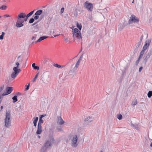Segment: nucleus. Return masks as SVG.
Listing matches in <instances>:
<instances>
[{
  "label": "nucleus",
  "instance_id": "obj_23",
  "mask_svg": "<svg viewBox=\"0 0 152 152\" xmlns=\"http://www.w3.org/2000/svg\"><path fill=\"white\" fill-rule=\"evenodd\" d=\"M13 100V102L15 103L18 101L17 96H14L12 98Z\"/></svg>",
  "mask_w": 152,
  "mask_h": 152
},
{
  "label": "nucleus",
  "instance_id": "obj_51",
  "mask_svg": "<svg viewBox=\"0 0 152 152\" xmlns=\"http://www.w3.org/2000/svg\"><path fill=\"white\" fill-rule=\"evenodd\" d=\"M50 140L52 142H53V141H54V139L53 138H51V139H50Z\"/></svg>",
  "mask_w": 152,
  "mask_h": 152
},
{
  "label": "nucleus",
  "instance_id": "obj_44",
  "mask_svg": "<svg viewBox=\"0 0 152 152\" xmlns=\"http://www.w3.org/2000/svg\"><path fill=\"white\" fill-rule=\"evenodd\" d=\"M4 88V86H2L0 87V92L3 90Z\"/></svg>",
  "mask_w": 152,
  "mask_h": 152
},
{
  "label": "nucleus",
  "instance_id": "obj_15",
  "mask_svg": "<svg viewBox=\"0 0 152 152\" xmlns=\"http://www.w3.org/2000/svg\"><path fill=\"white\" fill-rule=\"evenodd\" d=\"M47 37H46V36H42V37H41L39 38L37 41H36L35 42L37 43V42H41V41L47 38Z\"/></svg>",
  "mask_w": 152,
  "mask_h": 152
},
{
  "label": "nucleus",
  "instance_id": "obj_53",
  "mask_svg": "<svg viewBox=\"0 0 152 152\" xmlns=\"http://www.w3.org/2000/svg\"><path fill=\"white\" fill-rule=\"evenodd\" d=\"M3 108V106H1V108H0V109H1V110H1Z\"/></svg>",
  "mask_w": 152,
  "mask_h": 152
},
{
  "label": "nucleus",
  "instance_id": "obj_31",
  "mask_svg": "<svg viewBox=\"0 0 152 152\" xmlns=\"http://www.w3.org/2000/svg\"><path fill=\"white\" fill-rule=\"evenodd\" d=\"M117 118L119 120H121L122 118V115L121 114H119L117 115Z\"/></svg>",
  "mask_w": 152,
  "mask_h": 152
},
{
  "label": "nucleus",
  "instance_id": "obj_12",
  "mask_svg": "<svg viewBox=\"0 0 152 152\" xmlns=\"http://www.w3.org/2000/svg\"><path fill=\"white\" fill-rule=\"evenodd\" d=\"M57 122L60 125H62L64 123V122L61 116H58Z\"/></svg>",
  "mask_w": 152,
  "mask_h": 152
},
{
  "label": "nucleus",
  "instance_id": "obj_8",
  "mask_svg": "<svg viewBox=\"0 0 152 152\" xmlns=\"http://www.w3.org/2000/svg\"><path fill=\"white\" fill-rule=\"evenodd\" d=\"M151 42V40L150 39H148L146 40L145 42V44L143 47V49L146 50L148 48Z\"/></svg>",
  "mask_w": 152,
  "mask_h": 152
},
{
  "label": "nucleus",
  "instance_id": "obj_64",
  "mask_svg": "<svg viewBox=\"0 0 152 152\" xmlns=\"http://www.w3.org/2000/svg\"><path fill=\"white\" fill-rule=\"evenodd\" d=\"M100 152H103L102 151H101Z\"/></svg>",
  "mask_w": 152,
  "mask_h": 152
},
{
  "label": "nucleus",
  "instance_id": "obj_14",
  "mask_svg": "<svg viewBox=\"0 0 152 152\" xmlns=\"http://www.w3.org/2000/svg\"><path fill=\"white\" fill-rule=\"evenodd\" d=\"M93 121V119L90 116L86 117L84 121H88V123L91 122Z\"/></svg>",
  "mask_w": 152,
  "mask_h": 152
},
{
  "label": "nucleus",
  "instance_id": "obj_40",
  "mask_svg": "<svg viewBox=\"0 0 152 152\" xmlns=\"http://www.w3.org/2000/svg\"><path fill=\"white\" fill-rule=\"evenodd\" d=\"M29 85L30 84L29 83L28 85L26 86V88H25V90H27L28 89L29 87Z\"/></svg>",
  "mask_w": 152,
  "mask_h": 152
},
{
  "label": "nucleus",
  "instance_id": "obj_63",
  "mask_svg": "<svg viewBox=\"0 0 152 152\" xmlns=\"http://www.w3.org/2000/svg\"><path fill=\"white\" fill-rule=\"evenodd\" d=\"M71 70H70V71H69V73H70L71 72Z\"/></svg>",
  "mask_w": 152,
  "mask_h": 152
},
{
  "label": "nucleus",
  "instance_id": "obj_10",
  "mask_svg": "<svg viewBox=\"0 0 152 152\" xmlns=\"http://www.w3.org/2000/svg\"><path fill=\"white\" fill-rule=\"evenodd\" d=\"M42 131V126L41 125H38L37 129L36 132V134H39L41 133Z\"/></svg>",
  "mask_w": 152,
  "mask_h": 152
},
{
  "label": "nucleus",
  "instance_id": "obj_58",
  "mask_svg": "<svg viewBox=\"0 0 152 152\" xmlns=\"http://www.w3.org/2000/svg\"><path fill=\"white\" fill-rule=\"evenodd\" d=\"M35 42H33L32 43V44H34V43H36Z\"/></svg>",
  "mask_w": 152,
  "mask_h": 152
},
{
  "label": "nucleus",
  "instance_id": "obj_19",
  "mask_svg": "<svg viewBox=\"0 0 152 152\" xmlns=\"http://www.w3.org/2000/svg\"><path fill=\"white\" fill-rule=\"evenodd\" d=\"M32 66L35 69L39 70V67L38 66H35V63L32 64Z\"/></svg>",
  "mask_w": 152,
  "mask_h": 152
},
{
  "label": "nucleus",
  "instance_id": "obj_42",
  "mask_svg": "<svg viewBox=\"0 0 152 152\" xmlns=\"http://www.w3.org/2000/svg\"><path fill=\"white\" fill-rule=\"evenodd\" d=\"M147 95H152V91H149Z\"/></svg>",
  "mask_w": 152,
  "mask_h": 152
},
{
  "label": "nucleus",
  "instance_id": "obj_59",
  "mask_svg": "<svg viewBox=\"0 0 152 152\" xmlns=\"http://www.w3.org/2000/svg\"><path fill=\"white\" fill-rule=\"evenodd\" d=\"M37 23H34L33 24V25H35Z\"/></svg>",
  "mask_w": 152,
  "mask_h": 152
},
{
  "label": "nucleus",
  "instance_id": "obj_35",
  "mask_svg": "<svg viewBox=\"0 0 152 152\" xmlns=\"http://www.w3.org/2000/svg\"><path fill=\"white\" fill-rule=\"evenodd\" d=\"M64 40L66 42H69V40L68 38V37H64Z\"/></svg>",
  "mask_w": 152,
  "mask_h": 152
},
{
  "label": "nucleus",
  "instance_id": "obj_61",
  "mask_svg": "<svg viewBox=\"0 0 152 152\" xmlns=\"http://www.w3.org/2000/svg\"><path fill=\"white\" fill-rule=\"evenodd\" d=\"M123 28V26H122V27L121 28V29H122Z\"/></svg>",
  "mask_w": 152,
  "mask_h": 152
},
{
  "label": "nucleus",
  "instance_id": "obj_17",
  "mask_svg": "<svg viewBox=\"0 0 152 152\" xmlns=\"http://www.w3.org/2000/svg\"><path fill=\"white\" fill-rule=\"evenodd\" d=\"M38 120V117H36L34 118V119L33 121V123L34 124V125L35 126H37V123Z\"/></svg>",
  "mask_w": 152,
  "mask_h": 152
},
{
  "label": "nucleus",
  "instance_id": "obj_45",
  "mask_svg": "<svg viewBox=\"0 0 152 152\" xmlns=\"http://www.w3.org/2000/svg\"><path fill=\"white\" fill-rule=\"evenodd\" d=\"M26 18L25 17V18H23V23L24 21H26L27 20V19L28 18L27 17V16H26Z\"/></svg>",
  "mask_w": 152,
  "mask_h": 152
},
{
  "label": "nucleus",
  "instance_id": "obj_46",
  "mask_svg": "<svg viewBox=\"0 0 152 152\" xmlns=\"http://www.w3.org/2000/svg\"><path fill=\"white\" fill-rule=\"evenodd\" d=\"M142 66H141L140 67L139 69V72H141V71H142Z\"/></svg>",
  "mask_w": 152,
  "mask_h": 152
},
{
  "label": "nucleus",
  "instance_id": "obj_36",
  "mask_svg": "<svg viewBox=\"0 0 152 152\" xmlns=\"http://www.w3.org/2000/svg\"><path fill=\"white\" fill-rule=\"evenodd\" d=\"M36 35H34L31 38V40L33 41L35 40L36 39Z\"/></svg>",
  "mask_w": 152,
  "mask_h": 152
},
{
  "label": "nucleus",
  "instance_id": "obj_3",
  "mask_svg": "<svg viewBox=\"0 0 152 152\" xmlns=\"http://www.w3.org/2000/svg\"><path fill=\"white\" fill-rule=\"evenodd\" d=\"M139 22V18L133 15H132L129 17L128 23L130 25H134L138 23Z\"/></svg>",
  "mask_w": 152,
  "mask_h": 152
},
{
  "label": "nucleus",
  "instance_id": "obj_33",
  "mask_svg": "<svg viewBox=\"0 0 152 152\" xmlns=\"http://www.w3.org/2000/svg\"><path fill=\"white\" fill-rule=\"evenodd\" d=\"M38 75H39V73H37L36 75H35V77L34 78V79L32 81L33 82H35V80L37 79V77H38Z\"/></svg>",
  "mask_w": 152,
  "mask_h": 152
},
{
  "label": "nucleus",
  "instance_id": "obj_62",
  "mask_svg": "<svg viewBox=\"0 0 152 152\" xmlns=\"http://www.w3.org/2000/svg\"><path fill=\"white\" fill-rule=\"evenodd\" d=\"M57 36V35H54V37H56Z\"/></svg>",
  "mask_w": 152,
  "mask_h": 152
},
{
  "label": "nucleus",
  "instance_id": "obj_47",
  "mask_svg": "<svg viewBox=\"0 0 152 152\" xmlns=\"http://www.w3.org/2000/svg\"><path fill=\"white\" fill-rule=\"evenodd\" d=\"M3 37L4 36L3 35V34L1 35L0 36V39L1 40L3 39Z\"/></svg>",
  "mask_w": 152,
  "mask_h": 152
},
{
  "label": "nucleus",
  "instance_id": "obj_50",
  "mask_svg": "<svg viewBox=\"0 0 152 152\" xmlns=\"http://www.w3.org/2000/svg\"><path fill=\"white\" fill-rule=\"evenodd\" d=\"M47 75L48 78H49L50 77V75L49 73H47Z\"/></svg>",
  "mask_w": 152,
  "mask_h": 152
},
{
  "label": "nucleus",
  "instance_id": "obj_18",
  "mask_svg": "<svg viewBox=\"0 0 152 152\" xmlns=\"http://www.w3.org/2000/svg\"><path fill=\"white\" fill-rule=\"evenodd\" d=\"M42 10H39L35 12L34 15H37L39 16L42 14Z\"/></svg>",
  "mask_w": 152,
  "mask_h": 152
},
{
  "label": "nucleus",
  "instance_id": "obj_41",
  "mask_svg": "<svg viewBox=\"0 0 152 152\" xmlns=\"http://www.w3.org/2000/svg\"><path fill=\"white\" fill-rule=\"evenodd\" d=\"M14 95H21V94L19 92H16L15 93H14Z\"/></svg>",
  "mask_w": 152,
  "mask_h": 152
},
{
  "label": "nucleus",
  "instance_id": "obj_9",
  "mask_svg": "<svg viewBox=\"0 0 152 152\" xmlns=\"http://www.w3.org/2000/svg\"><path fill=\"white\" fill-rule=\"evenodd\" d=\"M12 87H7L6 89V92L3 93L2 95H8L10 94L12 91Z\"/></svg>",
  "mask_w": 152,
  "mask_h": 152
},
{
  "label": "nucleus",
  "instance_id": "obj_37",
  "mask_svg": "<svg viewBox=\"0 0 152 152\" xmlns=\"http://www.w3.org/2000/svg\"><path fill=\"white\" fill-rule=\"evenodd\" d=\"M15 64L16 66H15V67H17V68H19V66L20 65L19 63V62H17L15 63Z\"/></svg>",
  "mask_w": 152,
  "mask_h": 152
},
{
  "label": "nucleus",
  "instance_id": "obj_57",
  "mask_svg": "<svg viewBox=\"0 0 152 152\" xmlns=\"http://www.w3.org/2000/svg\"><path fill=\"white\" fill-rule=\"evenodd\" d=\"M1 34H3V35L4 36V32H2Z\"/></svg>",
  "mask_w": 152,
  "mask_h": 152
},
{
  "label": "nucleus",
  "instance_id": "obj_20",
  "mask_svg": "<svg viewBox=\"0 0 152 152\" xmlns=\"http://www.w3.org/2000/svg\"><path fill=\"white\" fill-rule=\"evenodd\" d=\"M54 66L57 67L58 68H62L65 67L64 66H61L57 64H55L53 65Z\"/></svg>",
  "mask_w": 152,
  "mask_h": 152
},
{
  "label": "nucleus",
  "instance_id": "obj_55",
  "mask_svg": "<svg viewBox=\"0 0 152 152\" xmlns=\"http://www.w3.org/2000/svg\"><path fill=\"white\" fill-rule=\"evenodd\" d=\"M150 146L151 147H152V142H151Z\"/></svg>",
  "mask_w": 152,
  "mask_h": 152
},
{
  "label": "nucleus",
  "instance_id": "obj_60",
  "mask_svg": "<svg viewBox=\"0 0 152 152\" xmlns=\"http://www.w3.org/2000/svg\"><path fill=\"white\" fill-rule=\"evenodd\" d=\"M38 137L39 138H40V136H38Z\"/></svg>",
  "mask_w": 152,
  "mask_h": 152
},
{
  "label": "nucleus",
  "instance_id": "obj_22",
  "mask_svg": "<svg viewBox=\"0 0 152 152\" xmlns=\"http://www.w3.org/2000/svg\"><path fill=\"white\" fill-rule=\"evenodd\" d=\"M23 60V58L19 56L18 57V61L19 63H22Z\"/></svg>",
  "mask_w": 152,
  "mask_h": 152
},
{
  "label": "nucleus",
  "instance_id": "obj_13",
  "mask_svg": "<svg viewBox=\"0 0 152 152\" xmlns=\"http://www.w3.org/2000/svg\"><path fill=\"white\" fill-rule=\"evenodd\" d=\"M13 70L14 71L13 72L18 74L21 71L20 69H19V68H17V67H14L13 69Z\"/></svg>",
  "mask_w": 152,
  "mask_h": 152
},
{
  "label": "nucleus",
  "instance_id": "obj_1",
  "mask_svg": "<svg viewBox=\"0 0 152 152\" xmlns=\"http://www.w3.org/2000/svg\"><path fill=\"white\" fill-rule=\"evenodd\" d=\"M26 17L25 13L22 12L17 16V20L16 23V26L18 28H20L23 26V18Z\"/></svg>",
  "mask_w": 152,
  "mask_h": 152
},
{
  "label": "nucleus",
  "instance_id": "obj_32",
  "mask_svg": "<svg viewBox=\"0 0 152 152\" xmlns=\"http://www.w3.org/2000/svg\"><path fill=\"white\" fill-rule=\"evenodd\" d=\"M44 121L43 120H39L38 125H41V124L43 123Z\"/></svg>",
  "mask_w": 152,
  "mask_h": 152
},
{
  "label": "nucleus",
  "instance_id": "obj_25",
  "mask_svg": "<svg viewBox=\"0 0 152 152\" xmlns=\"http://www.w3.org/2000/svg\"><path fill=\"white\" fill-rule=\"evenodd\" d=\"M77 27L80 30H81L82 28V25L81 24H79L78 23H77Z\"/></svg>",
  "mask_w": 152,
  "mask_h": 152
},
{
  "label": "nucleus",
  "instance_id": "obj_39",
  "mask_svg": "<svg viewBox=\"0 0 152 152\" xmlns=\"http://www.w3.org/2000/svg\"><path fill=\"white\" fill-rule=\"evenodd\" d=\"M36 16L34 17V20H37L39 18V16L37 15H35Z\"/></svg>",
  "mask_w": 152,
  "mask_h": 152
},
{
  "label": "nucleus",
  "instance_id": "obj_7",
  "mask_svg": "<svg viewBox=\"0 0 152 152\" xmlns=\"http://www.w3.org/2000/svg\"><path fill=\"white\" fill-rule=\"evenodd\" d=\"M84 8L86 9L89 12H91L93 9V5L90 3L86 1L84 4Z\"/></svg>",
  "mask_w": 152,
  "mask_h": 152
},
{
  "label": "nucleus",
  "instance_id": "obj_26",
  "mask_svg": "<svg viewBox=\"0 0 152 152\" xmlns=\"http://www.w3.org/2000/svg\"><path fill=\"white\" fill-rule=\"evenodd\" d=\"M87 36H90V35H91L92 34V33L91 30L89 29H88L87 30Z\"/></svg>",
  "mask_w": 152,
  "mask_h": 152
},
{
  "label": "nucleus",
  "instance_id": "obj_24",
  "mask_svg": "<svg viewBox=\"0 0 152 152\" xmlns=\"http://www.w3.org/2000/svg\"><path fill=\"white\" fill-rule=\"evenodd\" d=\"M18 75V74L15 73H14V72H13L11 74V77L12 78H13V79H14V78H15L16 77V76Z\"/></svg>",
  "mask_w": 152,
  "mask_h": 152
},
{
  "label": "nucleus",
  "instance_id": "obj_5",
  "mask_svg": "<svg viewBox=\"0 0 152 152\" xmlns=\"http://www.w3.org/2000/svg\"><path fill=\"white\" fill-rule=\"evenodd\" d=\"M73 37L74 38H76L78 39L81 38L80 31L77 28H75L72 31Z\"/></svg>",
  "mask_w": 152,
  "mask_h": 152
},
{
  "label": "nucleus",
  "instance_id": "obj_49",
  "mask_svg": "<svg viewBox=\"0 0 152 152\" xmlns=\"http://www.w3.org/2000/svg\"><path fill=\"white\" fill-rule=\"evenodd\" d=\"M4 16H5L6 17H10V16L9 15H4Z\"/></svg>",
  "mask_w": 152,
  "mask_h": 152
},
{
  "label": "nucleus",
  "instance_id": "obj_43",
  "mask_svg": "<svg viewBox=\"0 0 152 152\" xmlns=\"http://www.w3.org/2000/svg\"><path fill=\"white\" fill-rule=\"evenodd\" d=\"M64 11V8H62L61 9V13H63Z\"/></svg>",
  "mask_w": 152,
  "mask_h": 152
},
{
  "label": "nucleus",
  "instance_id": "obj_29",
  "mask_svg": "<svg viewBox=\"0 0 152 152\" xmlns=\"http://www.w3.org/2000/svg\"><path fill=\"white\" fill-rule=\"evenodd\" d=\"M34 10H33V11H31V12H29L28 14L26 15L27 17V18H28V17H29L30 16H31V15L33 14V13H34Z\"/></svg>",
  "mask_w": 152,
  "mask_h": 152
},
{
  "label": "nucleus",
  "instance_id": "obj_28",
  "mask_svg": "<svg viewBox=\"0 0 152 152\" xmlns=\"http://www.w3.org/2000/svg\"><path fill=\"white\" fill-rule=\"evenodd\" d=\"M7 7L6 5H2L0 7V9L2 10H5L7 8Z\"/></svg>",
  "mask_w": 152,
  "mask_h": 152
},
{
  "label": "nucleus",
  "instance_id": "obj_56",
  "mask_svg": "<svg viewBox=\"0 0 152 152\" xmlns=\"http://www.w3.org/2000/svg\"><path fill=\"white\" fill-rule=\"evenodd\" d=\"M42 118L41 117H40V116L39 117V120H42Z\"/></svg>",
  "mask_w": 152,
  "mask_h": 152
},
{
  "label": "nucleus",
  "instance_id": "obj_4",
  "mask_svg": "<svg viewBox=\"0 0 152 152\" xmlns=\"http://www.w3.org/2000/svg\"><path fill=\"white\" fill-rule=\"evenodd\" d=\"M71 144L72 146L74 148L76 147L78 145L77 143L78 138L76 135H73L71 137Z\"/></svg>",
  "mask_w": 152,
  "mask_h": 152
},
{
  "label": "nucleus",
  "instance_id": "obj_21",
  "mask_svg": "<svg viewBox=\"0 0 152 152\" xmlns=\"http://www.w3.org/2000/svg\"><path fill=\"white\" fill-rule=\"evenodd\" d=\"M145 50H144V49H143L142 51L140 52V56L139 57V59H140L142 57Z\"/></svg>",
  "mask_w": 152,
  "mask_h": 152
},
{
  "label": "nucleus",
  "instance_id": "obj_6",
  "mask_svg": "<svg viewBox=\"0 0 152 152\" xmlns=\"http://www.w3.org/2000/svg\"><path fill=\"white\" fill-rule=\"evenodd\" d=\"M51 142L49 141H47L42 147L40 152H46L48 149L51 146Z\"/></svg>",
  "mask_w": 152,
  "mask_h": 152
},
{
  "label": "nucleus",
  "instance_id": "obj_52",
  "mask_svg": "<svg viewBox=\"0 0 152 152\" xmlns=\"http://www.w3.org/2000/svg\"><path fill=\"white\" fill-rule=\"evenodd\" d=\"M45 116V115H41L40 116L42 118L43 117H44Z\"/></svg>",
  "mask_w": 152,
  "mask_h": 152
},
{
  "label": "nucleus",
  "instance_id": "obj_27",
  "mask_svg": "<svg viewBox=\"0 0 152 152\" xmlns=\"http://www.w3.org/2000/svg\"><path fill=\"white\" fill-rule=\"evenodd\" d=\"M137 99H134L132 102V105L134 106L137 104Z\"/></svg>",
  "mask_w": 152,
  "mask_h": 152
},
{
  "label": "nucleus",
  "instance_id": "obj_34",
  "mask_svg": "<svg viewBox=\"0 0 152 152\" xmlns=\"http://www.w3.org/2000/svg\"><path fill=\"white\" fill-rule=\"evenodd\" d=\"M34 21V20L33 18H31L29 20V23H32Z\"/></svg>",
  "mask_w": 152,
  "mask_h": 152
},
{
  "label": "nucleus",
  "instance_id": "obj_30",
  "mask_svg": "<svg viewBox=\"0 0 152 152\" xmlns=\"http://www.w3.org/2000/svg\"><path fill=\"white\" fill-rule=\"evenodd\" d=\"M57 129L59 132H61L62 130V129L61 126H58L57 127Z\"/></svg>",
  "mask_w": 152,
  "mask_h": 152
},
{
  "label": "nucleus",
  "instance_id": "obj_38",
  "mask_svg": "<svg viewBox=\"0 0 152 152\" xmlns=\"http://www.w3.org/2000/svg\"><path fill=\"white\" fill-rule=\"evenodd\" d=\"M140 59H139V58L135 62V64L136 65H137L138 64Z\"/></svg>",
  "mask_w": 152,
  "mask_h": 152
},
{
  "label": "nucleus",
  "instance_id": "obj_16",
  "mask_svg": "<svg viewBox=\"0 0 152 152\" xmlns=\"http://www.w3.org/2000/svg\"><path fill=\"white\" fill-rule=\"evenodd\" d=\"M81 60V59L80 58L77 62L75 64V70L77 69V68L78 67Z\"/></svg>",
  "mask_w": 152,
  "mask_h": 152
},
{
  "label": "nucleus",
  "instance_id": "obj_48",
  "mask_svg": "<svg viewBox=\"0 0 152 152\" xmlns=\"http://www.w3.org/2000/svg\"><path fill=\"white\" fill-rule=\"evenodd\" d=\"M2 97L1 96H0V104L1 103L2 100Z\"/></svg>",
  "mask_w": 152,
  "mask_h": 152
},
{
  "label": "nucleus",
  "instance_id": "obj_54",
  "mask_svg": "<svg viewBox=\"0 0 152 152\" xmlns=\"http://www.w3.org/2000/svg\"><path fill=\"white\" fill-rule=\"evenodd\" d=\"M152 96H148V97L149 98H150Z\"/></svg>",
  "mask_w": 152,
  "mask_h": 152
},
{
  "label": "nucleus",
  "instance_id": "obj_11",
  "mask_svg": "<svg viewBox=\"0 0 152 152\" xmlns=\"http://www.w3.org/2000/svg\"><path fill=\"white\" fill-rule=\"evenodd\" d=\"M131 126L133 127L134 129L136 130L139 131L140 130V125L138 124H133L131 123Z\"/></svg>",
  "mask_w": 152,
  "mask_h": 152
},
{
  "label": "nucleus",
  "instance_id": "obj_2",
  "mask_svg": "<svg viewBox=\"0 0 152 152\" xmlns=\"http://www.w3.org/2000/svg\"><path fill=\"white\" fill-rule=\"evenodd\" d=\"M11 112L10 110L7 111L6 115L4 119L5 126L6 127H8L11 125V119L10 118Z\"/></svg>",
  "mask_w": 152,
  "mask_h": 152
}]
</instances>
